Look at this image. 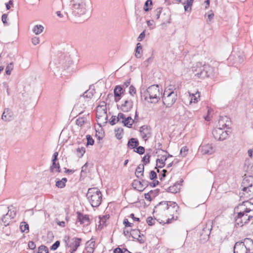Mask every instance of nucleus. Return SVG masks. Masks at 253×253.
<instances>
[{
	"label": "nucleus",
	"mask_w": 253,
	"mask_h": 253,
	"mask_svg": "<svg viewBox=\"0 0 253 253\" xmlns=\"http://www.w3.org/2000/svg\"><path fill=\"white\" fill-rule=\"evenodd\" d=\"M179 207L175 202L170 201H163L155 206L154 212L158 215L165 216L167 218L163 222L169 223L172 220L177 218V211Z\"/></svg>",
	"instance_id": "obj_1"
},
{
	"label": "nucleus",
	"mask_w": 253,
	"mask_h": 253,
	"mask_svg": "<svg viewBox=\"0 0 253 253\" xmlns=\"http://www.w3.org/2000/svg\"><path fill=\"white\" fill-rule=\"evenodd\" d=\"M162 92L158 85H152L141 92V97L148 102L156 103L160 99Z\"/></svg>",
	"instance_id": "obj_2"
},
{
	"label": "nucleus",
	"mask_w": 253,
	"mask_h": 253,
	"mask_svg": "<svg viewBox=\"0 0 253 253\" xmlns=\"http://www.w3.org/2000/svg\"><path fill=\"white\" fill-rule=\"evenodd\" d=\"M192 71L195 76L200 79H204L212 76L214 68L209 64H202L199 62L193 67Z\"/></svg>",
	"instance_id": "obj_3"
},
{
	"label": "nucleus",
	"mask_w": 253,
	"mask_h": 253,
	"mask_svg": "<svg viewBox=\"0 0 253 253\" xmlns=\"http://www.w3.org/2000/svg\"><path fill=\"white\" fill-rule=\"evenodd\" d=\"M70 5L72 13L77 16L85 14L89 10L88 0H71Z\"/></svg>",
	"instance_id": "obj_4"
},
{
	"label": "nucleus",
	"mask_w": 253,
	"mask_h": 253,
	"mask_svg": "<svg viewBox=\"0 0 253 253\" xmlns=\"http://www.w3.org/2000/svg\"><path fill=\"white\" fill-rule=\"evenodd\" d=\"M86 196L88 201L92 207L97 208L101 203L102 194L100 190L96 187L89 188Z\"/></svg>",
	"instance_id": "obj_5"
},
{
	"label": "nucleus",
	"mask_w": 253,
	"mask_h": 253,
	"mask_svg": "<svg viewBox=\"0 0 253 253\" xmlns=\"http://www.w3.org/2000/svg\"><path fill=\"white\" fill-rule=\"evenodd\" d=\"M252 218H253V214L248 215L240 211L236 217L235 222L238 226L242 227L244 224L248 223Z\"/></svg>",
	"instance_id": "obj_6"
},
{
	"label": "nucleus",
	"mask_w": 253,
	"mask_h": 253,
	"mask_svg": "<svg viewBox=\"0 0 253 253\" xmlns=\"http://www.w3.org/2000/svg\"><path fill=\"white\" fill-rule=\"evenodd\" d=\"M229 130H224L222 127L214 128L212 132L214 138L218 140H225L228 136Z\"/></svg>",
	"instance_id": "obj_7"
},
{
	"label": "nucleus",
	"mask_w": 253,
	"mask_h": 253,
	"mask_svg": "<svg viewBox=\"0 0 253 253\" xmlns=\"http://www.w3.org/2000/svg\"><path fill=\"white\" fill-rule=\"evenodd\" d=\"M102 106H98L96 110V118L98 121L106 123L107 120V114L105 108Z\"/></svg>",
	"instance_id": "obj_8"
},
{
	"label": "nucleus",
	"mask_w": 253,
	"mask_h": 253,
	"mask_svg": "<svg viewBox=\"0 0 253 253\" xmlns=\"http://www.w3.org/2000/svg\"><path fill=\"white\" fill-rule=\"evenodd\" d=\"M177 99L176 92L172 93L169 96H163V102L167 107H170L175 102Z\"/></svg>",
	"instance_id": "obj_9"
},
{
	"label": "nucleus",
	"mask_w": 253,
	"mask_h": 253,
	"mask_svg": "<svg viewBox=\"0 0 253 253\" xmlns=\"http://www.w3.org/2000/svg\"><path fill=\"white\" fill-rule=\"evenodd\" d=\"M118 108L124 112L130 111L133 107V102L131 99H127L121 105H118Z\"/></svg>",
	"instance_id": "obj_10"
},
{
	"label": "nucleus",
	"mask_w": 253,
	"mask_h": 253,
	"mask_svg": "<svg viewBox=\"0 0 253 253\" xmlns=\"http://www.w3.org/2000/svg\"><path fill=\"white\" fill-rule=\"evenodd\" d=\"M133 187L139 191H142L148 186V182L145 180L141 181L138 180H134L132 183Z\"/></svg>",
	"instance_id": "obj_11"
},
{
	"label": "nucleus",
	"mask_w": 253,
	"mask_h": 253,
	"mask_svg": "<svg viewBox=\"0 0 253 253\" xmlns=\"http://www.w3.org/2000/svg\"><path fill=\"white\" fill-rule=\"evenodd\" d=\"M140 133L142 138L146 141L148 138H150L152 135L151 129L147 126L144 125L140 128Z\"/></svg>",
	"instance_id": "obj_12"
},
{
	"label": "nucleus",
	"mask_w": 253,
	"mask_h": 253,
	"mask_svg": "<svg viewBox=\"0 0 253 253\" xmlns=\"http://www.w3.org/2000/svg\"><path fill=\"white\" fill-rule=\"evenodd\" d=\"M248 250L247 247L243 242H236L234 247V253H248Z\"/></svg>",
	"instance_id": "obj_13"
},
{
	"label": "nucleus",
	"mask_w": 253,
	"mask_h": 253,
	"mask_svg": "<svg viewBox=\"0 0 253 253\" xmlns=\"http://www.w3.org/2000/svg\"><path fill=\"white\" fill-rule=\"evenodd\" d=\"M231 125V121L229 118L226 116L221 117L218 121L219 127H222L223 129L225 128H229Z\"/></svg>",
	"instance_id": "obj_14"
},
{
	"label": "nucleus",
	"mask_w": 253,
	"mask_h": 253,
	"mask_svg": "<svg viewBox=\"0 0 253 253\" xmlns=\"http://www.w3.org/2000/svg\"><path fill=\"white\" fill-rule=\"evenodd\" d=\"M15 216V212L8 211L7 213L4 215L1 219L2 222L3 223V225L6 226L9 225L10 220L13 219Z\"/></svg>",
	"instance_id": "obj_15"
},
{
	"label": "nucleus",
	"mask_w": 253,
	"mask_h": 253,
	"mask_svg": "<svg viewBox=\"0 0 253 253\" xmlns=\"http://www.w3.org/2000/svg\"><path fill=\"white\" fill-rule=\"evenodd\" d=\"M242 192L240 193L241 197L247 199L253 198V186L250 188L242 190Z\"/></svg>",
	"instance_id": "obj_16"
},
{
	"label": "nucleus",
	"mask_w": 253,
	"mask_h": 253,
	"mask_svg": "<svg viewBox=\"0 0 253 253\" xmlns=\"http://www.w3.org/2000/svg\"><path fill=\"white\" fill-rule=\"evenodd\" d=\"M200 149L203 154L211 155L214 152L211 144H207L200 146Z\"/></svg>",
	"instance_id": "obj_17"
},
{
	"label": "nucleus",
	"mask_w": 253,
	"mask_h": 253,
	"mask_svg": "<svg viewBox=\"0 0 253 253\" xmlns=\"http://www.w3.org/2000/svg\"><path fill=\"white\" fill-rule=\"evenodd\" d=\"M183 180L181 179L180 181H177L172 186H169L167 189L168 192L171 193H176L180 191L181 183L183 182Z\"/></svg>",
	"instance_id": "obj_18"
},
{
	"label": "nucleus",
	"mask_w": 253,
	"mask_h": 253,
	"mask_svg": "<svg viewBox=\"0 0 253 253\" xmlns=\"http://www.w3.org/2000/svg\"><path fill=\"white\" fill-rule=\"evenodd\" d=\"M253 186V176H249L244 178L243 180L241 187L242 190L245 189Z\"/></svg>",
	"instance_id": "obj_19"
},
{
	"label": "nucleus",
	"mask_w": 253,
	"mask_h": 253,
	"mask_svg": "<svg viewBox=\"0 0 253 253\" xmlns=\"http://www.w3.org/2000/svg\"><path fill=\"white\" fill-rule=\"evenodd\" d=\"M12 117L13 113L12 111L9 108H6L2 113L1 119L5 122H9L12 120Z\"/></svg>",
	"instance_id": "obj_20"
},
{
	"label": "nucleus",
	"mask_w": 253,
	"mask_h": 253,
	"mask_svg": "<svg viewBox=\"0 0 253 253\" xmlns=\"http://www.w3.org/2000/svg\"><path fill=\"white\" fill-rule=\"evenodd\" d=\"M73 242L70 245V253H74L80 245L81 239L80 238H74L72 239Z\"/></svg>",
	"instance_id": "obj_21"
},
{
	"label": "nucleus",
	"mask_w": 253,
	"mask_h": 253,
	"mask_svg": "<svg viewBox=\"0 0 253 253\" xmlns=\"http://www.w3.org/2000/svg\"><path fill=\"white\" fill-rule=\"evenodd\" d=\"M78 214V221L80 222V224H84L87 225L89 224V218L87 215H84L80 212H77Z\"/></svg>",
	"instance_id": "obj_22"
},
{
	"label": "nucleus",
	"mask_w": 253,
	"mask_h": 253,
	"mask_svg": "<svg viewBox=\"0 0 253 253\" xmlns=\"http://www.w3.org/2000/svg\"><path fill=\"white\" fill-rule=\"evenodd\" d=\"M242 206L244 207L242 212H244L245 214L253 212V204H252L249 201L244 202L243 203Z\"/></svg>",
	"instance_id": "obj_23"
},
{
	"label": "nucleus",
	"mask_w": 253,
	"mask_h": 253,
	"mask_svg": "<svg viewBox=\"0 0 253 253\" xmlns=\"http://www.w3.org/2000/svg\"><path fill=\"white\" fill-rule=\"evenodd\" d=\"M130 234L133 239H136L140 243L144 242V241L141 239V235L139 230L132 229L130 231Z\"/></svg>",
	"instance_id": "obj_24"
},
{
	"label": "nucleus",
	"mask_w": 253,
	"mask_h": 253,
	"mask_svg": "<svg viewBox=\"0 0 253 253\" xmlns=\"http://www.w3.org/2000/svg\"><path fill=\"white\" fill-rule=\"evenodd\" d=\"M190 98V102L191 103H197L200 97V93L197 91L195 93H191L190 91L188 92Z\"/></svg>",
	"instance_id": "obj_25"
},
{
	"label": "nucleus",
	"mask_w": 253,
	"mask_h": 253,
	"mask_svg": "<svg viewBox=\"0 0 253 253\" xmlns=\"http://www.w3.org/2000/svg\"><path fill=\"white\" fill-rule=\"evenodd\" d=\"M125 91V89L121 85H117L114 90V96L121 97Z\"/></svg>",
	"instance_id": "obj_26"
},
{
	"label": "nucleus",
	"mask_w": 253,
	"mask_h": 253,
	"mask_svg": "<svg viewBox=\"0 0 253 253\" xmlns=\"http://www.w3.org/2000/svg\"><path fill=\"white\" fill-rule=\"evenodd\" d=\"M139 145V142L136 138H130L127 143L128 147L130 149H134Z\"/></svg>",
	"instance_id": "obj_27"
},
{
	"label": "nucleus",
	"mask_w": 253,
	"mask_h": 253,
	"mask_svg": "<svg viewBox=\"0 0 253 253\" xmlns=\"http://www.w3.org/2000/svg\"><path fill=\"white\" fill-rule=\"evenodd\" d=\"M167 160V156L164 155L160 159L156 160V166L158 168H162L165 166V162Z\"/></svg>",
	"instance_id": "obj_28"
},
{
	"label": "nucleus",
	"mask_w": 253,
	"mask_h": 253,
	"mask_svg": "<svg viewBox=\"0 0 253 253\" xmlns=\"http://www.w3.org/2000/svg\"><path fill=\"white\" fill-rule=\"evenodd\" d=\"M144 173V164H140L137 167L135 170V175L137 178H140L143 176Z\"/></svg>",
	"instance_id": "obj_29"
},
{
	"label": "nucleus",
	"mask_w": 253,
	"mask_h": 253,
	"mask_svg": "<svg viewBox=\"0 0 253 253\" xmlns=\"http://www.w3.org/2000/svg\"><path fill=\"white\" fill-rule=\"evenodd\" d=\"M67 181L66 178H63L61 180L56 179V186L59 188H63L66 186V183Z\"/></svg>",
	"instance_id": "obj_30"
},
{
	"label": "nucleus",
	"mask_w": 253,
	"mask_h": 253,
	"mask_svg": "<svg viewBox=\"0 0 253 253\" xmlns=\"http://www.w3.org/2000/svg\"><path fill=\"white\" fill-rule=\"evenodd\" d=\"M134 121L131 117L129 116L126 118L124 120H122V123L124 124V126L128 127H131Z\"/></svg>",
	"instance_id": "obj_31"
},
{
	"label": "nucleus",
	"mask_w": 253,
	"mask_h": 253,
	"mask_svg": "<svg viewBox=\"0 0 253 253\" xmlns=\"http://www.w3.org/2000/svg\"><path fill=\"white\" fill-rule=\"evenodd\" d=\"M56 161H52V165L50 166V170L51 172H54V169L58 172H60V165L58 163H56Z\"/></svg>",
	"instance_id": "obj_32"
},
{
	"label": "nucleus",
	"mask_w": 253,
	"mask_h": 253,
	"mask_svg": "<svg viewBox=\"0 0 253 253\" xmlns=\"http://www.w3.org/2000/svg\"><path fill=\"white\" fill-rule=\"evenodd\" d=\"M194 0H187L184 4V10L185 11L190 12L191 10V7L193 3Z\"/></svg>",
	"instance_id": "obj_33"
},
{
	"label": "nucleus",
	"mask_w": 253,
	"mask_h": 253,
	"mask_svg": "<svg viewBox=\"0 0 253 253\" xmlns=\"http://www.w3.org/2000/svg\"><path fill=\"white\" fill-rule=\"evenodd\" d=\"M142 46L140 43L138 42L136 44L135 50V56L137 58H140L142 55Z\"/></svg>",
	"instance_id": "obj_34"
},
{
	"label": "nucleus",
	"mask_w": 253,
	"mask_h": 253,
	"mask_svg": "<svg viewBox=\"0 0 253 253\" xmlns=\"http://www.w3.org/2000/svg\"><path fill=\"white\" fill-rule=\"evenodd\" d=\"M20 228L22 232L28 233L29 231V225L25 222H22L20 224Z\"/></svg>",
	"instance_id": "obj_35"
},
{
	"label": "nucleus",
	"mask_w": 253,
	"mask_h": 253,
	"mask_svg": "<svg viewBox=\"0 0 253 253\" xmlns=\"http://www.w3.org/2000/svg\"><path fill=\"white\" fill-rule=\"evenodd\" d=\"M43 30V27L41 25H37L34 27L33 31L36 35H38L41 33L42 32Z\"/></svg>",
	"instance_id": "obj_36"
},
{
	"label": "nucleus",
	"mask_w": 253,
	"mask_h": 253,
	"mask_svg": "<svg viewBox=\"0 0 253 253\" xmlns=\"http://www.w3.org/2000/svg\"><path fill=\"white\" fill-rule=\"evenodd\" d=\"M85 152V149L84 147L78 148L76 149V155L79 158L82 157Z\"/></svg>",
	"instance_id": "obj_37"
},
{
	"label": "nucleus",
	"mask_w": 253,
	"mask_h": 253,
	"mask_svg": "<svg viewBox=\"0 0 253 253\" xmlns=\"http://www.w3.org/2000/svg\"><path fill=\"white\" fill-rule=\"evenodd\" d=\"M116 133V136L118 139H121L122 138V133L123 129L122 128H118L115 130Z\"/></svg>",
	"instance_id": "obj_38"
},
{
	"label": "nucleus",
	"mask_w": 253,
	"mask_h": 253,
	"mask_svg": "<svg viewBox=\"0 0 253 253\" xmlns=\"http://www.w3.org/2000/svg\"><path fill=\"white\" fill-rule=\"evenodd\" d=\"M38 253H48V248L44 245H41L38 248Z\"/></svg>",
	"instance_id": "obj_39"
},
{
	"label": "nucleus",
	"mask_w": 253,
	"mask_h": 253,
	"mask_svg": "<svg viewBox=\"0 0 253 253\" xmlns=\"http://www.w3.org/2000/svg\"><path fill=\"white\" fill-rule=\"evenodd\" d=\"M152 4V1L151 0H147L144 4L143 9L145 11H148L151 8H149V6H151Z\"/></svg>",
	"instance_id": "obj_40"
},
{
	"label": "nucleus",
	"mask_w": 253,
	"mask_h": 253,
	"mask_svg": "<svg viewBox=\"0 0 253 253\" xmlns=\"http://www.w3.org/2000/svg\"><path fill=\"white\" fill-rule=\"evenodd\" d=\"M188 151V149L186 146L182 147L180 151V155L183 157H185L187 155Z\"/></svg>",
	"instance_id": "obj_41"
},
{
	"label": "nucleus",
	"mask_w": 253,
	"mask_h": 253,
	"mask_svg": "<svg viewBox=\"0 0 253 253\" xmlns=\"http://www.w3.org/2000/svg\"><path fill=\"white\" fill-rule=\"evenodd\" d=\"M13 65L12 63L9 64L6 67V74L8 75H10L11 71L13 70Z\"/></svg>",
	"instance_id": "obj_42"
},
{
	"label": "nucleus",
	"mask_w": 253,
	"mask_h": 253,
	"mask_svg": "<svg viewBox=\"0 0 253 253\" xmlns=\"http://www.w3.org/2000/svg\"><path fill=\"white\" fill-rule=\"evenodd\" d=\"M243 242L245 243V245H246V246H249V248L253 247V241L251 239L246 238Z\"/></svg>",
	"instance_id": "obj_43"
},
{
	"label": "nucleus",
	"mask_w": 253,
	"mask_h": 253,
	"mask_svg": "<svg viewBox=\"0 0 253 253\" xmlns=\"http://www.w3.org/2000/svg\"><path fill=\"white\" fill-rule=\"evenodd\" d=\"M150 157L151 156L149 154H146L145 155L142 160L144 165L148 164L150 163Z\"/></svg>",
	"instance_id": "obj_44"
},
{
	"label": "nucleus",
	"mask_w": 253,
	"mask_h": 253,
	"mask_svg": "<svg viewBox=\"0 0 253 253\" xmlns=\"http://www.w3.org/2000/svg\"><path fill=\"white\" fill-rule=\"evenodd\" d=\"M162 8H161V7H159V8H157V9L156 10H155V11H154V15L155 16H154L156 19H158L160 18V15L162 12Z\"/></svg>",
	"instance_id": "obj_45"
},
{
	"label": "nucleus",
	"mask_w": 253,
	"mask_h": 253,
	"mask_svg": "<svg viewBox=\"0 0 253 253\" xmlns=\"http://www.w3.org/2000/svg\"><path fill=\"white\" fill-rule=\"evenodd\" d=\"M87 139L86 146L89 145H92L94 144V141L90 135H87L86 136Z\"/></svg>",
	"instance_id": "obj_46"
},
{
	"label": "nucleus",
	"mask_w": 253,
	"mask_h": 253,
	"mask_svg": "<svg viewBox=\"0 0 253 253\" xmlns=\"http://www.w3.org/2000/svg\"><path fill=\"white\" fill-rule=\"evenodd\" d=\"M84 118L80 117L76 120V124L79 126H82L84 123Z\"/></svg>",
	"instance_id": "obj_47"
},
{
	"label": "nucleus",
	"mask_w": 253,
	"mask_h": 253,
	"mask_svg": "<svg viewBox=\"0 0 253 253\" xmlns=\"http://www.w3.org/2000/svg\"><path fill=\"white\" fill-rule=\"evenodd\" d=\"M175 92L171 90L170 88L167 89L166 88L164 90V92L163 93V96H169L170 94H172V93H174Z\"/></svg>",
	"instance_id": "obj_48"
},
{
	"label": "nucleus",
	"mask_w": 253,
	"mask_h": 253,
	"mask_svg": "<svg viewBox=\"0 0 253 253\" xmlns=\"http://www.w3.org/2000/svg\"><path fill=\"white\" fill-rule=\"evenodd\" d=\"M135 152L139 154H143L145 152V148L143 146H138L136 148V150H134Z\"/></svg>",
	"instance_id": "obj_49"
},
{
	"label": "nucleus",
	"mask_w": 253,
	"mask_h": 253,
	"mask_svg": "<svg viewBox=\"0 0 253 253\" xmlns=\"http://www.w3.org/2000/svg\"><path fill=\"white\" fill-rule=\"evenodd\" d=\"M128 92L131 96H133L134 95L136 94V89L134 86L132 85H131L129 87Z\"/></svg>",
	"instance_id": "obj_50"
},
{
	"label": "nucleus",
	"mask_w": 253,
	"mask_h": 253,
	"mask_svg": "<svg viewBox=\"0 0 253 253\" xmlns=\"http://www.w3.org/2000/svg\"><path fill=\"white\" fill-rule=\"evenodd\" d=\"M60 246V242L56 241L50 248L51 250H56Z\"/></svg>",
	"instance_id": "obj_51"
},
{
	"label": "nucleus",
	"mask_w": 253,
	"mask_h": 253,
	"mask_svg": "<svg viewBox=\"0 0 253 253\" xmlns=\"http://www.w3.org/2000/svg\"><path fill=\"white\" fill-rule=\"evenodd\" d=\"M157 175L156 172L154 170H151L150 172L149 178L151 180H154L156 178Z\"/></svg>",
	"instance_id": "obj_52"
},
{
	"label": "nucleus",
	"mask_w": 253,
	"mask_h": 253,
	"mask_svg": "<svg viewBox=\"0 0 253 253\" xmlns=\"http://www.w3.org/2000/svg\"><path fill=\"white\" fill-rule=\"evenodd\" d=\"M84 97L91 98L93 96V93L91 91H86L83 94Z\"/></svg>",
	"instance_id": "obj_53"
},
{
	"label": "nucleus",
	"mask_w": 253,
	"mask_h": 253,
	"mask_svg": "<svg viewBox=\"0 0 253 253\" xmlns=\"http://www.w3.org/2000/svg\"><path fill=\"white\" fill-rule=\"evenodd\" d=\"M146 221H147V223H148V224L149 225L152 226V225H154L155 224L154 220L151 216L148 217L147 218V220Z\"/></svg>",
	"instance_id": "obj_54"
},
{
	"label": "nucleus",
	"mask_w": 253,
	"mask_h": 253,
	"mask_svg": "<svg viewBox=\"0 0 253 253\" xmlns=\"http://www.w3.org/2000/svg\"><path fill=\"white\" fill-rule=\"evenodd\" d=\"M145 31H144L142 33H140V34L137 38V40L138 42H141L144 39V38H145Z\"/></svg>",
	"instance_id": "obj_55"
},
{
	"label": "nucleus",
	"mask_w": 253,
	"mask_h": 253,
	"mask_svg": "<svg viewBox=\"0 0 253 253\" xmlns=\"http://www.w3.org/2000/svg\"><path fill=\"white\" fill-rule=\"evenodd\" d=\"M130 84V79L127 80L123 84L121 85L123 88L125 89V88L128 87Z\"/></svg>",
	"instance_id": "obj_56"
},
{
	"label": "nucleus",
	"mask_w": 253,
	"mask_h": 253,
	"mask_svg": "<svg viewBox=\"0 0 253 253\" xmlns=\"http://www.w3.org/2000/svg\"><path fill=\"white\" fill-rule=\"evenodd\" d=\"M126 118V116L124 114L119 113L118 115V117H117V122H119L121 119L124 120Z\"/></svg>",
	"instance_id": "obj_57"
},
{
	"label": "nucleus",
	"mask_w": 253,
	"mask_h": 253,
	"mask_svg": "<svg viewBox=\"0 0 253 253\" xmlns=\"http://www.w3.org/2000/svg\"><path fill=\"white\" fill-rule=\"evenodd\" d=\"M28 247L31 250H34L36 248V245L33 241H29L28 243Z\"/></svg>",
	"instance_id": "obj_58"
},
{
	"label": "nucleus",
	"mask_w": 253,
	"mask_h": 253,
	"mask_svg": "<svg viewBox=\"0 0 253 253\" xmlns=\"http://www.w3.org/2000/svg\"><path fill=\"white\" fill-rule=\"evenodd\" d=\"M118 122H117V118L115 116H112L109 123L111 125H115Z\"/></svg>",
	"instance_id": "obj_59"
},
{
	"label": "nucleus",
	"mask_w": 253,
	"mask_h": 253,
	"mask_svg": "<svg viewBox=\"0 0 253 253\" xmlns=\"http://www.w3.org/2000/svg\"><path fill=\"white\" fill-rule=\"evenodd\" d=\"M123 223L125 225V227H132L133 225V224L129 222L126 218L124 219Z\"/></svg>",
	"instance_id": "obj_60"
},
{
	"label": "nucleus",
	"mask_w": 253,
	"mask_h": 253,
	"mask_svg": "<svg viewBox=\"0 0 253 253\" xmlns=\"http://www.w3.org/2000/svg\"><path fill=\"white\" fill-rule=\"evenodd\" d=\"M7 14H3L2 15V17H1L2 21L3 23L5 25H8V24L7 23Z\"/></svg>",
	"instance_id": "obj_61"
},
{
	"label": "nucleus",
	"mask_w": 253,
	"mask_h": 253,
	"mask_svg": "<svg viewBox=\"0 0 253 253\" xmlns=\"http://www.w3.org/2000/svg\"><path fill=\"white\" fill-rule=\"evenodd\" d=\"M236 62L238 64H241L244 62V57L243 56H238L236 58Z\"/></svg>",
	"instance_id": "obj_62"
},
{
	"label": "nucleus",
	"mask_w": 253,
	"mask_h": 253,
	"mask_svg": "<svg viewBox=\"0 0 253 253\" xmlns=\"http://www.w3.org/2000/svg\"><path fill=\"white\" fill-rule=\"evenodd\" d=\"M40 40L38 37H34L32 39V42L34 45H37L39 43Z\"/></svg>",
	"instance_id": "obj_63"
},
{
	"label": "nucleus",
	"mask_w": 253,
	"mask_h": 253,
	"mask_svg": "<svg viewBox=\"0 0 253 253\" xmlns=\"http://www.w3.org/2000/svg\"><path fill=\"white\" fill-rule=\"evenodd\" d=\"M123 252L124 250H122L120 248H117L114 251V253H123Z\"/></svg>",
	"instance_id": "obj_64"
}]
</instances>
